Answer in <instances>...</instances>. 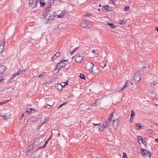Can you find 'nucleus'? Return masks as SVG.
<instances>
[{
    "label": "nucleus",
    "mask_w": 158,
    "mask_h": 158,
    "mask_svg": "<svg viewBox=\"0 0 158 158\" xmlns=\"http://www.w3.org/2000/svg\"><path fill=\"white\" fill-rule=\"evenodd\" d=\"M82 51H80L79 52V54H77L75 56V61L77 63H80L82 61L83 57L85 56V53L82 52Z\"/></svg>",
    "instance_id": "nucleus-1"
},
{
    "label": "nucleus",
    "mask_w": 158,
    "mask_h": 158,
    "mask_svg": "<svg viewBox=\"0 0 158 158\" xmlns=\"http://www.w3.org/2000/svg\"><path fill=\"white\" fill-rule=\"evenodd\" d=\"M141 152L144 158H150L151 154L149 151L142 148Z\"/></svg>",
    "instance_id": "nucleus-2"
},
{
    "label": "nucleus",
    "mask_w": 158,
    "mask_h": 158,
    "mask_svg": "<svg viewBox=\"0 0 158 158\" xmlns=\"http://www.w3.org/2000/svg\"><path fill=\"white\" fill-rule=\"evenodd\" d=\"M90 22L89 21L83 20L81 24V26L82 28L89 29L91 27Z\"/></svg>",
    "instance_id": "nucleus-3"
},
{
    "label": "nucleus",
    "mask_w": 158,
    "mask_h": 158,
    "mask_svg": "<svg viewBox=\"0 0 158 158\" xmlns=\"http://www.w3.org/2000/svg\"><path fill=\"white\" fill-rule=\"evenodd\" d=\"M94 64L91 62H88L87 63L86 65V69L88 71H89L90 72H91L93 73V69L94 66Z\"/></svg>",
    "instance_id": "nucleus-4"
},
{
    "label": "nucleus",
    "mask_w": 158,
    "mask_h": 158,
    "mask_svg": "<svg viewBox=\"0 0 158 158\" xmlns=\"http://www.w3.org/2000/svg\"><path fill=\"white\" fill-rule=\"evenodd\" d=\"M133 77L135 84H137L141 78V75L140 73L138 72H136L134 75Z\"/></svg>",
    "instance_id": "nucleus-5"
},
{
    "label": "nucleus",
    "mask_w": 158,
    "mask_h": 158,
    "mask_svg": "<svg viewBox=\"0 0 158 158\" xmlns=\"http://www.w3.org/2000/svg\"><path fill=\"white\" fill-rule=\"evenodd\" d=\"M66 64L65 63L60 61L57 64L56 67V69L58 70L61 69L62 68H64L65 67Z\"/></svg>",
    "instance_id": "nucleus-6"
},
{
    "label": "nucleus",
    "mask_w": 158,
    "mask_h": 158,
    "mask_svg": "<svg viewBox=\"0 0 158 158\" xmlns=\"http://www.w3.org/2000/svg\"><path fill=\"white\" fill-rule=\"evenodd\" d=\"M56 16V12H54L52 13L51 15H50L48 16V18L47 20L46 23H49L51 22L52 20L54 19L55 17Z\"/></svg>",
    "instance_id": "nucleus-7"
},
{
    "label": "nucleus",
    "mask_w": 158,
    "mask_h": 158,
    "mask_svg": "<svg viewBox=\"0 0 158 158\" xmlns=\"http://www.w3.org/2000/svg\"><path fill=\"white\" fill-rule=\"evenodd\" d=\"M130 83H131V85H132V83H131V82L129 80L125 82V85L122 88H121L120 90H119V91L121 92V91H123L125 88L128 87Z\"/></svg>",
    "instance_id": "nucleus-8"
},
{
    "label": "nucleus",
    "mask_w": 158,
    "mask_h": 158,
    "mask_svg": "<svg viewBox=\"0 0 158 158\" xmlns=\"http://www.w3.org/2000/svg\"><path fill=\"white\" fill-rule=\"evenodd\" d=\"M80 107L83 111H87V110H89L90 107H88V105H85L84 104H81L80 105Z\"/></svg>",
    "instance_id": "nucleus-9"
},
{
    "label": "nucleus",
    "mask_w": 158,
    "mask_h": 158,
    "mask_svg": "<svg viewBox=\"0 0 158 158\" xmlns=\"http://www.w3.org/2000/svg\"><path fill=\"white\" fill-rule=\"evenodd\" d=\"M5 40L4 39H2V44L0 45V54H1L3 51L4 47L5 45Z\"/></svg>",
    "instance_id": "nucleus-10"
},
{
    "label": "nucleus",
    "mask_w": 158,
    "mask_h": 158,
    "mask_svg": "<svg viewBox=\"0 0 158 158\" xmlns=\"http://www.w3.org/2000/svg\"><path fill=\"white\" fill-rule=\"evenodd\" d=\"M6 67L4 65L0 66V77L6 70Z\"/></svg>",
    "instance_id": "nucleus-11"
},
{
    "label": "nucleus",
    "mask_w": 158,
    "mask_h": 158,
    "mask_svg": "<svg viewBox=\"0 0 158 158\" xmlns=\"http://www.w3.org/2000/svg\"><path fill=\"white\" fill-rule=\"evenodd\" d=\"M118 121V120L117 119L113 120V127L114 129H116L118 125V123L117 122Z\"/></svg>",
    "instance_id": "nucleus-12"
},
{
    "label": "nucleus",
    "mask_w": 158,
    "mask_h": 158,
    "mask_svg": "<svg viewBox=\"0 0 158 158\" xmlns=\"http://www.w3.org/2000/svg\"><path fill=\"white\" fill-rule=\"evenodd\" d=\"M138 140L139 143L141 144L143 143V141H145V140L142 138L141 136H139L138 138Z\"/></svg>",
    "instance_id": "nucleus-13"
},
{
    "label": "nucleus",
    "mask_w": 158,
    "mask_h": 158,
    "mask_svg": "<svg viewBox=\"0 0 158 158\" xmlns=\"http://www.w3.org/2000/svg\"><path fill=\"white\" fill-rule=\"evenodd\" d=\"M50 13V11L48 10L45 13H44L42 15L43 16L44 19H45L47 16Z\"/></svg>",
    "instance_id": "nucleus-14"
},
{
    "label": "nucleus",
    "mask_w": 158,
    "mask_h": 158,
    "mask_svg": "<svg viewBox=\"0 0 158 158\" xmlns=\"http://www.w3.org/2000/svg\"><path fill=\"white\" fill-rule=\"evenodd\" d=\"M149 69V65H147V66H143L142 69V70L143 71H147Z\"/></svg>",
    "instance_id": "nucleus-15"
},
{
    "label": "nucleus",
    "mask_w": 158,
    "mask_h": 158,
    "mask_svg": "<svg viewBox=\"0 0 158 158\" xmlns=\"http://www.w3.org/2000/svg\"><path fill=\"white\" fill-rule=\"evenodd\" d=\"M99 129L100 131H102L104 129L106 128V126H105L104 124L102 125H99Z\"/></svg>",
    "instance_id": "nucleus-16"
},
{
    "label": "nucleus",
    "mask_w": 158,
    "mask_h": 158,
    "mask_svg": "<svg viewBox=\"0 0 158 158\" xmlns=\"http://www.w3.org/2000/svg\"><path fill=\"white\" fill-rule=\"evenodd\" d=\"M65 15V12H62L60 15H57V16L59 18H63Z\"/></svg>",
    "instance_id": "nucleus-17"
},
{
    "label": "nucleus",
    "mask_w": 158,
    "mask_h": 158,
    "mask_svg": "<svg viewBox=\"0 0 158 158\" xmlns=\"http://www.w3.org/2000/svg\"><path fill=\"white\" fill-rule=\"evenodd\" d=\"M56 87L59 91L60 90H61L63 87L62 85L60 84H59L57 85Z\"/></svg>",
    "instance_id": "nucleus-18"
},
{
    "label": "nucleus",
    "mask_w": 158,
    "mask_h": 158,
    "mask_svg": "<svg viewBox=\"0 0 158 158\" xmlns=\"http://www.w3.org/2000/svg\"><path fill=\"white\" fill-rule=\"evenodd\" d=\"M60 54V53L59 52H56L54 55L53 57H52V59H56L57 57L59 56Z\"/></svg>",
    "instance_id": "nucleus-19"
},
{
    "label": "nucleus",
    "mask_w": 158,
    "mask_h": 158,
    "mask_svg": "<svg viewBox=\"0 0 158 158\" xmlns=\"http://www.w3.org/2000/svg\"><path fill=\"white\" fill-rule=\"evenodd\" d=\"M46 73L44 72H42L41 73L39 76V77H41L42 79H43L44 77V76L45 75Z\"/></svg>",
    "instance_id": "nucleus-20"
},
{
    "label": "nucleus",
    "mask_w": 158,
    "mask_h": 158,
    "mask_svg": "<svg viewBox=\"0 0 158 158\" xmlns=\"http://www.w3.org/2000/svg\"><path fill=\"white\" fill-rule=\"evenodd\" d=\"M40 2V6L41 7H43L46 4L44 2H43V0H41L40 1H39V2Z\"/></svg>",
    "instance_id": "nucleus-21"
},
{
    "label": "nucleus",
    "mask_w": 158,
    "mask_h": 158,
    "mask_svg": "<svg viewBox=\"0 0 158 158\" xmlns=\"http://www.w3.org/2000/svg\"><path fill=\"white\" fill-rule=\"evenodd\" d=\"M126 21L125 20H122L121 21L120 23H119V24L122 25H126Z\"/></svg>",
    "instance_id": "nucleus-22"
},
{
    "label": "nucleus",
    "mask_w": 158,
    "mask_h": 158,
    "mask_svg": "<svg viewBox=\"0 0 158 158\" xmlns=\"http://www.w3.org/2000/svg\"><path fill=\"white\" fill-rule=\"evenodd\" d=\"M39 4V1L37 0L36 1L35 3L34 4V6L33 7V8H35Z\"/></svg>",
    "instance_id": "nucleus-23"
},
{
    "label": "nucleus",
    "mask_w": 158,
    "mask_h": 158,
    "mask_svg": "<svg viewBox=\"0 0 158 158\" xmlns=\"http://www.w3.org/2000/svg\"><path fill=\"white\" fill-rule=\"evenodd\" d=\"M5 115H3L2 116V118H3L4 119H8L9 118H10V116H9V115H7V114H6Z\"/></svg>",
    "instance_id": "nucleus-24"
},
{
    "label": "nucleus",
    "mask_w": 158,
    "mask_h": 158,
    "mask_svg": "<svg viewBox=\"0 0 158 158\" xmlns=\"http://www.w3.org/2000/svg\"><path fill=\"white\" fill-rule=\"evenodd\" d=\"M154 102L156 105L158 106V98H156L153 99Z\"/></svg>",
    "instance_id": "nucleus-25"
},
{
    "label": "nucleus",
    "mask_w": 158,
    "mask_h": 158,
    "mask_svg": "<svg viewBox=\"0 0 158 158\" xmlns=\"http://www.w3.org/2000/svg\"><path fill=\"white\" fill-rule=\"evenodd\" d=\"M108 5H105L103 7L102 9L103 10H106L109 11V10L108 9Z\"/></svg>",
    "instance_id": "nucleus-26"
},
{
    "label": "nucleus",
    "mask_w": 158,
    "mask_h": 158,
    "mask_svg": "<svg viewBox=\"0 0 158 158\" xmlns=\"http://www.w3.org/2000/svg\"><path fill=\"white\" fill-rule=\"evenodd\" d=\"M130 9V7L128 6H126L124 8V10L125 11H128Z\"/></svg>",
    "instance_id": "nucleus-27"
},
{
    "label": "nucleus",
    "mask_w": 158,
    "mask_h": 158,
    "mask_svg": "<svg viewBox=\"0 0 158 158\" xmlns=\"http://www.w3.org/2000/svg\"><path fill=\"white\" fill-rule=\"evenodd\" d=\"M44 107L46 109H50L51 107V106L49 105H46L44 106Z\"/></svg>",
    "instance_id": "nucleus-28"
},
{
    "label": "nucleus",
    "mask_w": 158,
    "mask_h": 158,
    "mask_svg": "<svg viewBox=\"0 0 158 158\" xmlns=\"http://www.w3.org/2000/svg\"><path fill=\"white\" fill-rule=\"evenodd\" d=\"M25 71V70H24L23 71L19 70V71L18 73H15L14 74V75H15V77L19 75V74H21L22 73V72L23 71Z\"/></svg>",
    "instance_id": "nucleus-29"
},
{
    "label": "nucleus",
    "mask_w": 158,
    "mask_h": 158,
    "mask_svg": "<svg viewBox=\"0 0 158 158\" xmlns=\"http://www.w3.org/2000/svg\"><path fill=\"white\" fill-rule=\"evenodd\" d=\"M114 113V112H113L110 115V117L109 118V121L110 122V121L111 122V121L112 120V118L113 117V114Z\"/></svg>",
    "instance_id": "nucleus-30"
},
{
    "label": "nucleus",
    "mask_w": 158,
    "mask_h": 158,
    "mask_svg": "<svg viewBox=\"0 0 158 158\" xmlns=\"http://www.w3.org/2000/svg\"><path fill=\"white\" fill-rule=\"evenodd\" d=\"M33 148V147H29V148H26L25 150V151H26V152H29L30 151L32 150V148Z\"/></svg>",
    "instance_id": "nucleus-31"
},
{
    "label": "nucleus",
    "mask_w": 158,
    "mask_h": 158,
    "mask_svg": "<svg viewBox=\"0 0 158 158\" xmlns=\"http://www.w3.org/2000/svg\"><path fill=\"white\" fill-rule=\"evenodd\" d=\"M107 24L108 25L110 26V27L112 28H114L115 27V26H114L112 23H108Z\"/></svg>",
    "instance_id": "nucleus-32"
},
{
    "label": "nucleus",
    "mask_w": 158,
    "mask_h": 158,
    "mask_svg": "<svg viewBox=\"0 0 158 158\" xmlns=\"http://www.w3.org/2000/svg\"><path fill=\"white\" fill-rule=\"evenodd\" d=\"M48 3L50 4V6L52 5L54 3V1L53 0H49Z\"/></svg>",
    "instance_id": "nucleus-33"
},
{
    "label": "nucleus",
    "mask_w": 158,
    "mask_h": 158,
    "mask_svg": "<svg viewBox=\"0 0 158 158\" xmlns=\"http://www.w3.org/2000/svg\"><path fill=\"white\" fill-rule=\"evenodd\" d=\"M32 110H33V109H28L26 111V112L28 113V114H30Z\"/></svg>",
    "instance_id": "nucleus-34"
},
{
    "label": "nucleus",
    "mask_w": 158,
    "mask_h": 158,
    "mask_svg": "<svg viewBox=\"0 0 158 158\" xmlns=\"http://www.w3.org/2000/svg\"><path fill=\"white\" fill-rule=\"evenodd\" d=\"M157 83H156L155 81H154L152 83H151L150 84V86L152 87L153 86H155Z\"/></svg>",
    "instance_id": "nucleus-35"
},
{
    "label": "nucleus",
    "mask_w": 158,
    "mask_h": 158,
    "mask_svg": "<svg viewBox=\"0 0 158 158\" xmlns=\"http://www.w3.org/2000/svg\"><path fill=\"white\" fill-rule=\"evenodd\" d=\"M135 116V113L133 110H132L131 111V118H132Z\"/></svg>",
    "instance_id": "nucleus-36"
},
{
    "label": "nucleus",
    "mask_w": 158,
    "mask_h": 158,
    "mask_svg": "<svg viewBox=\"0 0 158 158\" xmlns=\"http://www.w3.org/2000/svg\"><path fill=\"white\" fill-rule=\"evenodd\" d=\"M135 126L136 127H138L139 129L142 128L141 127H143V126H141L140 123H136L135 124Z\"/></svg>",
    "instance_id": "nucleus-37"
},
{
    "label": "nucleus",
    "mask_w": 158,
    "mask_h": 158,
    "mask_svg": "<svg viewBox=\"0 0 158 158\" xmlns=\"http://www.w3.org/2000/svg\"><path fill=\"white\" fill-rule=\"evenodd\" d=\"M10 99L9 100H8L3 101L2 102H0V105H2L3 104H5L7 102L10 101Z\"/></svg>",
    "instance_id": "nucleus-38"
},
{
    "label": "nucleus",
    "mask_w": 158,
    "mask_h": 158,
    "mask_svg": "<svg viewBox=\"0 0 158 158\" xmlns=\"http://www.w3.org/2000/svg\"><path fill=\"white\" fill-rule=\"evenodd\" d=\"M80 77L82 79H85V76L83 74L81 73L80 75Z\"/></svg>",
    "instance_id": "nucleus-39"
},
{
    "label": "nucleus",
    "mask_w": 158,
    "mask_h": 158,
    "mask_svg": "<svg viewBox=\"0 0 158 158\" xmlns=\"http://www.w3.org/2000/svg\"><path fill=\"white\" fill-rule=\"evenodd\" d=\"M79 48L77 47L74 49L73 51L71 52V54H73L74 52L76 51V50L77 49H78Z\"/></svg>",
    "instance_id": "nucleus-40"
},
{
    "label": "nucleus",
    "mask_w": 158,
    "mask_h": 158,
    "mask_svg": "<svg viewBox=\"0 0 158 158\" xmlns=\"http://www.w3.org/2000/svg\"><path fill=\"white\" fill-rule=\"evenodd\" d=\"M33 0H29V5L30 6L31 5L33 4Z\"/></svg>",
    "instance_id": "nucleus-41"
},
{
    "label": "nucleus",
    "mask_w": 158,
    "mask_h": 158,
    "mask_svg": "<svg viewBox=\"0 0 158 158\" xmlns=\"http://www.w3.org/2000/svg\"><path fill=\"white\" fill-rule=\"evenodd\" d=\"M48 143V141L47 140L45 142V143L44 144V146H42V147L41 148H44V147H45V146L46 145V144Z\"/></svg>",
    "instance_id": "nucleus-42"
},
{
    "label": "nucleus",
    "mask_w": 158,
    "mask_h": 158,
    "mask_svg": "<svg viewBox=\"0 0 158 158\" xmlns=\"http://www.w3.org/2000/svg\"><path fill=\"white\" fill-rule=\"evenodd\" d=\"M97 105V103H96V102L94 103H92L90 105V106H95Z\"/></svg>",
    "instance_id": "nucleus-43"
},
{
    "label": "nucleus",
    "mask_w": 158,
    "mask_h": 158,
    "mask_svg": "<svg viewBox=\"0 0 158 158\" xmlns=\"http://www.w3.org/2000/svg\"><path fill=\"white\" fill-rule=\"evenodd\" d=\"M123 157L124 158H127V154H126V153H125V152H124L123 153Z\"/></svg>",
    "instance_id": "nucleus-44"
},
{
    "label": "nucleus",
    "mask_w": 158,
    "mask_h": 158,
    "mask_svg": "<svg viewBox=\"0 0 158 158\" xmlns=\"http://www.w3.org/2000/svg\"><path fill=\"white\" fill-rule=\"evenodd\" d=\"M147 131L149 133H152V131L150 129H148Z\"/></svg>",
    "instance_id": "nucleus-45"
},
{
    "label": "nucleus",
    "mask_w": 158,
    "mask_h": 158,
    "mask_svg": "<svg viewBox=\"0 0 158 158\" xmlns=\"http://www.w3.org/2000/svg\"><path fill=\"white\" fill-rule=\"evenodd\" d=\"M15 76L14 75H13L12 76V77H11L10 79V81H11V80H12L15 77Z\"/></svg>",
    "instance_id": "nucleus-46"
},
{
    "label": "nucleus",
    "mask_w": 158,
    "mask_h": 158,
    "mask_svg": "<svg viewBox=\"0 0 158 158\" xmlns=\"http://www.w3.org/2000/svg\"><path fill=\"white\" fill-rule=\"evenodd\" d=\"M35 76H34V77H31V78L30 80L31 81H33L34 80H35Z\"/></svg>",
    "instance_id": "nucleus-47"
},
{
    "label": "nucleus",
    "mask_w": 158,
    "mask_h": 158,
    "mask_svg": "<svg viewBox=\"0 0 158 158\" xmlns=\"http://www.w3.org/2000/svg\"><path fill=\"white\" fill-rule=\"evenodd\" d=\"M104 125L105 126H106V128H107L108 126V124L107 122H106L105 124Z\"/></svg>",
    "instance_id": "nucleus-48"
},
{
    "label": "nucleus",
    "mask_w": 158,
    "mask_h": 158,
    "mask_svg": "<svg viewBox=\"0 0 158 158\" xmlns=\"http://www.w3.org/2000/svg\"><path fill=\"white\" fill-rule=\"evenodd\" d=\"M4 81L3 78H2L0 79V83Z\"/></svg>",
    "instance_id": "nucleus-49"
},
{
    "label": "nucleus",
    "mask_w": 158,
    "mask_h": 158,
    "mask_svg": "<svg viewBox=\"0 0 158 158\" xmlns=\"http://www.w3.org/2000/svg\"><path fill=\"white\" fill-rule=\"evenodd\" d=\"M46 118H45V121H44V122L42 123H41V125H43V124H44L45 123H46L45 122L46 121Z\"/></svg>",
    "instance_id": "nucleus-50"
},
{
    "label": "nucleus",
    "mask_w": 158,
    "mask_h": 158,
    "mask_svg": "<svg viewBox=\"0 0 158 158\" xmlns=\"http://www.w3.org/2000/svg\"><path fill=\"white\" fill-rule=\"evenodd\" d=\"M132 118H131L130 119V121H129V122L130 123H132V121H133V120H132Z\"/></svg>",
    "instance_id": "nucleus-51"
},
{
    "label": "nucleus",
    "mask_w": 158,
    "mask_h": 158,
    "mask_svg": "<svg viewBox=\"0 0 158 158\" xmlns=\"http://www.w3.org/2000/svg\"><path fill=\"white\" fill-rule=\"evenodd\" d=\"M65 103H63V104H61L58 107V108H60L63 105H64Z\"/></svg>",
    "instance_id": "nucleus-52"
},
{
    "label": "nucleus",
    "mask_w": 158,
    "mask_h": 158,
    "mask_svg": "<svg viewBox=\"0 0 158 158\" xmlns=\"http://www.w3.org/2000/svg\"><path fill=\"white\" fill-rule=\"evenodd\" d=\"M60 61L61 62H68V61L67 60H61Z\"/></svg>",
    "instance_id": "nucleus-53"
},
{
    "label": "nucleus",
    "mask_w": 158,
    "mask_h": 158,
    "mask_svg": "<svg viewBox=\"0 0 158 158\" xmlns=\"http://www.w3.org/2000/svg\"><path fill=\"white\" fill-rule=\"evenodd\" d=\"M51 134H52V135H51V136L49 138H48V139L47 140L48 141L50 139H51V136H52V131H51Z\"/></svg>",
    "instance_id": "nucleus-54"
},
{
    "label": "nucleus",
    "mask_w": 158,
    "mask_h": 158,
    "mask_svg": "<svg viewBox=\"0 0 158 158\" xmlns=\"http://www.w3.org/2000/svg\"><path fill=\"white\" fill-rule=\"evenodd\" d=\"M51 134H52V135H51V136L49 138H48V139L47 140L48 141L50 139H51V136H52V131H51Z\"/></svg>",
    "instance_id": "nucleus-55"
},
{
    "label": "nucleus",
    "mask_w": 158,
    "mask_h": 158,
    "mask_svg": "<svg viewBox=\"0 0 158 158\" xmlns=\"http://www.w3.org/2000/svg\"><path fill=\"white\" fill-rule=\"evenodd\" d=\"M92 53H94V54L95 53H96V51H95V50H94V49L93 50H92Z\"/></svg>",
    "instance_id": "nucleus-56"
},
{
    "label": "nucleus",
    "mask_w": 158,
    "mask_h": 158,
    "mask_svg": "<svg viewBox=\"0 0 158 158\" xmlns=\"http://www.w3.org/2000/svg\"><path fill=\"white\" fill-rule=\"evenodd\" d=\"M143 144H144V145L145 146H146V145H147V143L145 142V141H143Z\"/></svg>",
    "instance_id": "nucleus-57"
},
{
    "label": "nucleus",
    "mask_w": 158,
    "mask_h": 158,
    "mask_svg": "<svg viewBox=\"0 0 158 158\" xmlns=\"http://www.w3.org/2000/svg\"><path fill=\"white\" fill-rule=\"evenodd\" d=\"M94 124L95 126L99 125V123H98V124H94Z\"/></svg>",
    "instance_id": "nucleus-58"
},
{
    "label": "nucleus",
    "mask_w": 158,
    "mask_h": 158,
    "mask_svg": "<svg viewBox=\"0 0 158 158\" xmlns=\"http://www.w3.org/2000/svg\"><path fill=\"white\" fill-rule=\"evenodd\" d=\"M156 30L158 32V27H155Z\"/></svg>",
    "instance_id": "nucleus-59"
},
{
    "label": "nucleus",
    "mask_w": 158,
    "mask_h": 158,
    "mask_svg": "<svg viewBox=\"0 0 158 158\" xmlns=\"http://www.w3.org/2000/svg\"><path fill=\"white\" fill-rule=\"evenodd\" d=\"M95 55L96 56H97V55H99V54H98V53H95Z\"/></svg>",
    "instance_id": "nucleus-60"
},
{
    "label": "nucleus",
    "mask_w": 158,
    "mask_h": 158,
    "mask_svg": "<svg viewBox=\"0 0 158 158\" xmlns=\"http://www.w3.org/2000/svg\"><path fill=\"white\" fill-rule=\"evenodd\" d=\"M155 140L156 142H158V139H155Z\"/></svg>",
    "instance_id": "nucleus-61"
},
{
    "label": "nucleus",
    "mask_w": 158,
    "mask_h": 158,
    "mask_svg": "<svg viewBox=\"0 0 158 158\" xmlns=\"http://www.w3.org/2000/svg\"><path fill=\"white\" fill-rule=\"evenodd\" d=\"M106 64H105V65H104V67H103V68L104 69V68L105 67H106Z\"/></svg>",
    "instance_id": "nucleus-62"
},
{
    "label": "nucleus",
    "mask_w": 158,
    "mask_h": 158,
    "mask_svg": "<svg viewBox=\"0 0 158 158\" xmlns=\"http://www.w3.org/2000/svg\"><path fill=\"white\" fill-rule=\"evenodd\" d=\"M60 135V134H59V133H58V134L57 135L58 136H59Z\"/></svg>",
    "instance_id": "nucleus-63"
},
{
    "label": "nucleus",
    "mask_w": 158,
    "mask_h": 158,
    "mask_svg": "<svg viewBox=\"0 0 158 158\" xmlns=\"http://www.w3.org/2000/svg\"><path fill=\"white\" fill-rule=\"evenodd\" d=\"M128 26L129 27H131V25H128Z\"/></svg>",
    "instance_id": "nucleus-64"
}]
</instances>
